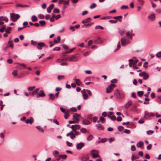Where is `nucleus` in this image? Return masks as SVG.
Wrapping results in <instances>:
<instances>
[{"label": "nucleus", "mask_w": 161, "mask_h": 161, "mask_svg": "<svg viewBox=\"0 0 161 161\" xmlns=\"http://www.w3.org/2000/svg\"><path fill=\"white\" fill-rule=\"evenodd\" d=\"M89 158V156L86 154V155L84 156L82 158H81V161H87Z\"/></svg>", "instance_id": "nucleus-14"}, {"label": "nucleus", "mask_w": 161, "mask_h": 161, "mask_svg": "<svg viewBox=\"0 0 161 161\" xmlns=\"http://www.w3.org/2000/svg\"><path fill=\"white\" fill-rule=\"evenodd\" d=\"M35 88V86H33L31 87H28L27 89L29 91H32Z\"/></svg>", "instance_id": "nucleus-51"}, {"label": "nucleus", "mask_w": 161, "mask_h": 161, "mask_svg": "<svg viewBox=\"0 0 161 161\" xmlns=\"http://www.w3.org/2000/svg\"><path fill=\"white\" fill-rule=\"evenodd\" d=\"M11 30V27H8L5 30V32L7 34H9L10 33V31Z\"/></svg>", "instance_id": "nucleus-26"}, {"label": "nucleus", "mask_w": 161, "mask_h": 161, "mask_svg": "<svg viewBox=\"0 0 161 161\" xmlns=\"http://www.w3.org/2000/svg\"><path fill=\"white\" fill-rule=\"evenodd\" d=\"M132 102L130 100H129L125 104V105L124 106L125 108L128 109L130 106L132 105Z\"/></svg>", "instance_id": "nucleus-6"}, {"label": "nucleus", "mask_w": 161, "mask_h": 161, "mask_svg": "<svg viewBox=\"0 0 161 161\" xmlns=\"http://www.w3.org/2000/svg\"><path fill=\"white\" fill-rule=\"evenodd\" d=\"M59 152L57 150H54L53 152V155L56 157L57 156V155L58 154Z\"/></svg>", "instance_id": "nucleus-29"}, {"label": "nucleus", "mask_w": 161, "mask_h": 161, "mask_svg": "<svg viewBox=\"0 0 161 161\" xmlns=\"http://www.w3.org/2000/svg\"><path fill=\"white\" fill-rule=\"evenodd\" d=\"M145 71H143L140 73L139 74V75L140 76H143L144 74L145 73Z\"/></svg>", "instance_id": "nucleus-64"}, {"label": "nucleus", "mask_w": 161, "mask_h": 161, "mask_svg": "<svg viewBox=\"0 0 161 161\" xmlns=\"http://www.w3.org/2000/svg\"><path fill=\"white\" fill-rule=\"evenodd\" d=\"M124 132L125 133L129 134L130 133V131L129 130L125 129L124 131Z\"/></svg>", "instance_id": "nucleus-61"}, {"label": "nucleus", "mask_w": 161, "mask_h": 161, "mask_svg": "<svg viewBox=\"0 0 161 161\" xmlns=\"http://www.w3.org/2000/svg\"><path fill=\"white\" fill-rule=\"evenodd\" d=\"M5 25H4L1 26H0V32H3L4 31V30L5 28Z\"/></svg>", "instance_id": "nucleus-27"}, {"label": "nucleus", "mask_w": 161, "mask_h": 161, "mask_svg": "<svg viewBox=\"0 0 161 161\" xmlns=\"http://www.w3.org/2000/svg\"><path fill=\"white\" fill-rule=\"evenodd\" d=\"M75 127L74 128L76 130H79L80 128V125H75Z\"/></svg>", "instance_id": "nucleus-49"}, {"label": "nucleus", "mask_w": 161, "mask_h": 161, "mask_svg": "<svg viewBox=\"0 0 161 161\" xmlns=\"http://www.w3.org/2000/svg\"><path fill=\"white\" fill-rule=\"evenodd\" d=\"M125 35L128 38L131 39L134 36V34L132 32V31L131 30L128 31L127 32H126L125 33Z\"/></svg>", "instance_id": "nucleus-5"}, {"label": "nucleus", "mask_w": 161, "mask_h": 161, "mask_svg": "<svg viewBox=\"0 0 161 161\" xmlns=\"http://www.w3.org/2000/svg\"><path fill=\"white\" fill-rule=\"evenodd\" d=\"M53 12L54 13H59L60 12V11L59 9L58 8H55L53 10Z\"/></svg>", "instance_id": "nucleus-53"}, {"label": "nucleus", "mask_w": 161, "mask_h": 161, "mask_svg": "<svg viewBox=\"0 0 161 161\" xmlns=\"http://www.w3.org/2000/svg\"><path fill=\"white\" fill-rule=\"evenodd\" d=\"M31 19L32 22H35L37 20L38 18L35 15H33L32 16Z\"/></svg>", "instance_id": "nucleus-23"}, {"label": "nucleus", "mask_w": 161, "mask_h": 161, "mask_svg": "<svg viewBox=\"0 0 161 161\" xmlns=\"http://www.w3.org/2000/svg\"><path fill=\"white\" fill-rule=\"evenodd\" d=\"M102 29V30H103V27L101 26H100V25H97L95 26V29Z\"/></svg>", "instance_id": "nucleus-47"}, {"label": "nucleus", "mask_w": 161, "mask_h": 161, "mask_svg": "<svg viewBox=\"0 0 161 161\" xmlns=\"http://www.w3.org/2000/svg\"><path fill=\"white\" fill-rule=\"evenodd\" d=\"M38 16L40 19H43L44 18V16L42 14H39Z\"/></svg>", "instance_id": "nucleus-45"}, {"label": "nucleus", "mask_w": 161, "mask_h": 161, "mask_svg": "<svg viewBox=\"0 0 161 161\" xmlns=\"http://www.w3.org/2000/svg\"><path fill=\"white\" fill-rule=\"evenodd\" d=\"M66 143H67V146L69 147H72V143H70L68 141H67L66 142Z\"/></svg>", "instance_id": "nucleus-55"}, {"label": "nucleus", "mask_w": 161, "mask_h": 161, "mask_svg": "<svg viewBox=\"0 0 161 161\" xmlns=\"http://www.w3.org/2000/svg\"><path fill=\"white\" fill-rule=\"evenodd\" d=\"M45 46V43L43 42H40L38 43L36 47L39 50H41L42 49L43 47Z\"/></svg>", "instance_id": "nucleus-4"}, {"label": "nucleus", "mask_w": 161, "mask_h": 161, "mask_svg": "<svg viewBox=\"0 0 161 161\" xmlns=\"http://www.w3.org/2000/svg\"><path fill=\"white\" fill-rule=\"evenodd\" d=\"M93 138V136L92 135H89V136L87 137V140L88 141H90L92 140V139Z\"/></svg>", "instance_id": "nucleus-36"}, {"label": "nucleus", "mask_w": 161, "mask_h": 161, "mask_svg": "<svg viewBox=\"0 0 161 161\" xmlns=\"http://www.w3.org/2000/svg\"><path fill=\"white\" fill-rule=\"evenodd\" d=\"M36 128L41 132L42 133L44 132L43 129L41 127V126H36Z\"/></svg>", "instance_id": "nucleus-32"}, {"label": "nucleus", "mask_w": 161, "mask_h": 161, "mask_svg": "<svg viewBox=\"0 0 161 161\" xmlns=\"http://www.w3.org/2000/svg\"><path fill=\"white\" fill-rule=\"evenodd\" d=\"M131 97L134 98H136V93L134 92H132L131 95Z\"/></svg>", "instance_id": "nucleus-60"}, {"label": "nucleus", "mask_w": 161, "mask_h": 161, "mask_svg": "<svg viewBox=\"0 0 161 161\" xmlns=\"http://www.w3.org/2000/svg\"><path fill=\"white\" fill-rule=\"evenodd\" d=\"M156 56L158 58H161V51L158 52L156 54Z\"/></svg>", "instance_id": "nucleus-44"}, {"label": "nucleus", "mask_w": 161, "mask_h": 161, "mask_svg": "<svg viewBox=\"0 0 161 161\" xmlns=\"http://www.w3.org/2000/svg\"><path fill=\"white\" fill-rule=\"evenodd\" d=\"M12 74L14 76H16L17 75V70H14L12 72Z\"/></svg>", "instance_id": "nucleus-59"}, {"label": "nucleus", "mask_w": 161, "mask_h": 161, "mask_svg": "<svg viewBox=\"0 0 161 161\" xmlns=\"http://www.w3.org/2000/svg\"><path fill=\"white\" fill-rule=\"evenodd\" d=\"M75 82L76 83L77 85L80 86H82V83L80 81V80L78 79H76Z\"/></svg>", "instance_id": "nucleus-13"}, {"label": "nucleus", "mask_w": 161, "mask_h": 161, "mask_svg": "<svg viewBox=\"0 0 161 161\" xmlns=\"http://www.w3.org/2000/svg\"><path fill=\"white\" fill-rule=\"evenodd\" d=\"M144 113V118L147 120L149 119L150 118L149 117L150 116V113L148 112L147 111H145Z\"/></svg>", "instance_id": "nucleus-9"}, {"label": "nucleus", "mask_w": 161, "mask_h": 161, "mask_svg": "<svg viewBox=\"0 0 161 161\" xmlns=\"http://www.w3.org/2000/svg\"><path fill=\"white\" fill-rule=\"evenodd\" d=\"M39 88L36 89L32 93V94L33 95H36L37 93H38L39 91Z\"/></svg>", "instance_id": "nucleus-35"}, {"label": "nucleus", "mask_w": 161, "mask_h": 161, "mask_svg": "<svg viewBox=\"0 0 161 161\" xmlns=\"http://www.w3.org/2000/svg\"><path fill=\"white\" fill-rule=\"evenodd\" d=\"M39 24L42 27L45 25L46 23L44 21L41 20L39 21Z\"/></svg>", "instance_id": "nucleus-21"}, {"label": "nucleus", "mask_w": 161, "mask_h": 161, "mask_svg": "<svg viewBox=\"0 0 161 161\" xmlns=\"http://www.w3.org/2000/svg\"><path fill=\"white\" fill-rule=\"evenodd\" d=\"M85 145V144L82 142H80L78 143L76 145V148L78 149H81Z\"/></svg>", "instance_id": "nucleus-7"}, {"label": "nucleus", "mask_w": 161, "mask_h": 161, "mask_svg": "<svg viewBox=\"0 0 161 161\" xmlns=\"http://www.w3.org/2000/svg\"><path fill=\"white\" fill-rule=\"evenodd\" d=\"M81 53L83 54L84 55V56L85 57H86L90 53V52L89 51H86L84 53H83V52L82 51L81 52Z\"/></svg>", "instance_id": "nucleus-40"}, {"label": "nucleus", "mask_w": 161, "mask_h": 161, "mask_svg": "<svg viewBox=\"0 0 161 161\" xmlns=\"http://www.w3.org/2000/svg\"><path fill=\"white\" fill-rule=\"evenodd\" d=\"M149 78L148 75L146 73V72L145 73L144 75L143 76V78L145 80H146L147 79Z\"/></svg>", "instance_id": "nucleus-37"}, {"label": "nucleus", "mask_w": 161, "mask_h": 161, "mask_svg": "<svg viewBox=\"0 0 161 161\" xmlns=\"http://www.w3.org/2000/svg\"><path fill=\"white\" fill-rule=\"evenodd\" d=\"M112 89V87L111 85H109L106 88V92L107 93H109L111 91V90Z\"/></svg>", "instance_id": "nucleus-19"}, {"label": "nucleus", "mask_w": 161, "mask_h": 161, "mask_svg": "<svg viewBox=\"0 0 161 161\" xmlns=\"http://www.w3.org/2000/svg\"><path fill=\"white\" fill-rule=\"evenodd\" d=\"M121 45L122 46H124L127 43L126 41L123 39V38H121Z\"/></svg>", "instance_id": "nucleus-25"}, {"label": "nucleus", "mask_w": 161, "mask_h": 161, "mask_svg": "<svg viewBox=\"0 0 161 161\" xmlns=\"http://www.w3.org/2000/svg\"><path fill=\"white\" fill-rule=\"evenodd\" d=\"M120 42H119L117 44V47L114 51V52H115L117 50H118L120 48Z\"/></svg>", "instance_id": "nucleus-46"}, {"label": "nucleus", "mask_w": 161, "mask_h": 161, "mask_svg": "<svg viewBox=\"0 0 161 161\" xmlns=\"http://www.w3.org/2000/svg\"><path fill=\"white\" fill-rule=\"evenodd\" d=\"M128 8V7L127 6L125 5H122L120 8L121 9H127Z\"/></svg>", "instance_id": "nucleus-56"}, {"label": "nucleus", "mask_w": 161, "mask_h": 161, "mask_svg": "<svg viewBox=\"0 0 161 161\" xmlns=\"http://www.w3.org/2000/svg\"><path fill=\"white\" fill-rule=\"evenodd\" d=\"M92 156L94 158L100 157V156L98 154L94 153L92 154Z\"/></svg>", "instance_id": "nucleus-38"}, {"label": "nucleus", "mask_w": 161, "mask_h": 161, "mask_svg": "<svg viewBox=\"0 0 161 161\" xmlns=\"http://www.w3.org/2000/svg\"><path fill=\"white\" fill-rule=\"evenodd\" d=\"M54 7V5L53 4H51L47 8V11L48 13H50L52 9Z\"/></svg>", "instance_id": "nucleus-10"}, {"label": "nucleus", "mask_w": 161, "mask_h": 161, "mask_svg": "<svg viewBox=\"0 0 161 161\" xmlns=\"http://www.w3.org/2000/svg\"><path fill=\"white\" fill-rule=\"evenodd\" d=\"M60 50V48L59 47H55L53 49V51H58Z\"/></svg>", "instance_id": "nucleus-52"}, {"label": "nucleus", "mask_w": 161, "mask_h": 161, "mask_svg": "<svg viewBox=\"0 0 161 161\" xmlns=\"http://www.w3.org/2000/svg\"><path fill=\"white\" fill-rule=\"evenodd\" d=\"M97 119V116H94L92 119V121L93 122H95Z\"/></svg>", "instance_id": "nucleus-58"}, {"label": "nucleus", "mask_w": 161, "mask_h": 161, "mask_svg": "<svg viewBox=\"0 0 161 161\" xmlns=\"http://www.w3.org/2000/svg\"><path fill=\"white\" fill-rule=\"evenodd\" d=\"M107 116L108 118H110L111 120L113 121L115 120L116 119V118L114 115L110 116L109 115H108Z\"/></svg>", "instance_id": "nucleus-28"}, {"label": "nucleus", "mask_w": 161, "mask_h": 161, "mask_svg": "<svg viewBox=\"0 0 161 161\" xmlns=\"http://www.w3.org/2000/svg\"><path fill=\"white\" fill-rule=\"evenodd\" d=\"M122 17L121 16H119L114 17L113 19L118 20L120 22H121L122 21Z\"/></svg>", "instance_id": "nucleus-20"}, {"label": "nucleus", "mask_w": 161, "mask_h": 161, "mask_svg": "<svg viewBox=\"0 0 161 161\" xmlns=\"http://www.w3.org/2000/svg\"><path fill=\"white\" fill-rule=\"evenodd\" d=\"M137 1L140 5H142L144 4V0H137Z\"/></svg>", "instance_id": "nucleus-43"}, {"label": "nucleus", "mask_w": 161, "mask_h": 161, "mask_svg": "<svg viewBox=\"0 0 161 161\" xmlns=\"http://www.w3.org/2000/svg\"><path fill=\"white\" fill-rule=\"evenodd\" d=\"M10 17L11 18V20L13 22H15L17 19L19 18L20 15L19 14H15L14 13H10Z\"/></svg>", "instance_id": "nucleus-1"}, {"label": "nucleus", "mask_w": 161, "mask_h": 161, "mask_svg": "<svg viewBox=\"0 0 161 161\" xmlns=\"http://www.w3.org/2000/svg\"><path fill=\"white\" fill-rule=\"evenodd\" d=\"M78 60V58L75 55H72L68 58V61L70 62H76Z\"/></svg>", "instance_id": "nucleus-2"}, {"label": "nucleus", "mask_w": 161, "mask_h": 161, "mask_svg": "<svg viewBox=\"0 0 161 161\" xmlns=\"http://www.w3.org/2000/svg\"><path fill=\"white\" fill-rule=\"evenodd\" d=\"M148 64V63L147 62H145L143 64V67L144 68H145V69H146L148 66V65H147Z\"/></svg>", "instance_id": "nucleus-54"}, {"label": "nucleus", "mask_w": 161, "mask_h": 161, "mask_svg": "<svg viewBox=\"0 0 161 161\" xmlns=\"http://www.w3.org/2000/svg\"><path fill=\"white\" fill-rule=\"evenodd\" d=\"M157 98L158 99V102L159 103L161 104V95H158L157 96Z\"/></svg>", "instance_id": "nucleus-48"}, {"label": "nucleus", "mask_w": 161, "mask_h": 161, "mask_svg": "<svg viewBox=\"0 0 161 161\" xmlns=\"http://www.w3.org/2000/svg\"><path fill=\"white\" fill-rule=\"evenodd\" d=\"M58 156L60 158H62L63 159H65L67 158V156L65 154L59 155Z\"/></svg>", "instance_id": "nucleus-34"}, {"label": "nucleus", "mask_w": 161, "mask_h": 161, "mask_svg": "<svg viewBox=\"0 0 161 161\" xmlns=\"http://www.w3.org/2000/svg\"><path fill=\"white\" fill-rule=\"evenodd\" d=\"M82 123L84 125H89L91 124V122L88 120L85 119L82 121Z\"/></svg>", "instance_id": "nucleus-12"}, {"label": "nucleus", "mask_w": 161, "mask_h": 161, "mask_svg": "<svg viewBox=\"0 0 161 161\" xmlns=\"http://www.w3.org/2000/svg\"><path fill=\"white\" fill-rule=\"evenodd\" d=\"M143 93L144 92L143 91H138L137 92V94L140 97H141L142 96Z\"/></svg>", "instance_id": "nucleus-39"}, {"label": "nucleus", "mask_w": 161, "mask_h": 161, "mask_svg": "<svg viewBox=\"0 0 161 161\" xmlns=\"http://www.w3.org/2000/svg\"><path fill=\"white\" fill-rule=\"evenodd\" d=\"M49 95L50 96L49 99L52 100H53L55 97L54 94L52 93L49 94Z\"/></svg>", "instance_id": "nucleus-33"}, {"label": "nucleus", "mask_w": 161, "mask_h": 161, "mask_svg": "<svg viewBox=\"0 0 161 161\" xmlns=\"http://www.w3.org/2000/svg\"><path fill=\"white\" fill-rule=\"evenodd\" d=\"M118 129L120 132H121L124 130V128L122 126H119L118 127Z\"/></svg>", "instance_id": "nucleus-41"}, {"label": "nucleus", "mask_w": 161, "mask_h": 161, "mask_svg": "<svg viewBox=\"0 0 161 161\" xmlns=\"http://www.w3.org/2000/svg\"><path fill=\"white\" fill-rule=\"evenodd\" d=\"M87 131V129L84 128H82L80 130V131L81 132L83 133H86Z\"/></svg>", "instance_id": "nucleus-30"}, {"label": "nucleus", "mask_w": 161, "mask_h": 161, "mask_svg": "<svg viewBox=\"0 0 161 161\" xmlns=\"http://www.w3.org/2000/svg\"><path fill=\"white\" fill-rule=\"evenodd\" d=\"M131 158L132 161H134L135 160L138 159L139 158V157L138 156H134L133 154L131 156Z\"/></svg>", "instance_id": "nucleus-31"}, {"label": "nucleus", "mask_w": 161, "mask_h": 161, "mask_svg": "<svg viewBox=\"0 0 161 161\" xmlns=\"http://www.w3.org/2000/svg\"><path fill=\"white\" fill-rule=\"evenodd\" d=\"M79 120L78 119H75V120L71 121L70 120L69 121V123L70 124L78 123H79Z\"/></svg>", "instance_id": "nucleus-17"}, {"label": "nucleus", "mask_w": 161, "mask_h": 161, "mask_svg": "<svg viewBox=\"0 0 161 161\" xmlns=\"http://www.w3.org/2000/svg\"><path fill=\"white\" fill-rule=\"evenodd\" d=\"M148 19L151 21L154 20L155 19V17L154 14H152L148 17Z\"/></svg>", "instance_id": "nucleus-8"}, {"label": "nucleus", "mask_w": 161, "mask_h": 161, "mask_svg": "<svg viewBox=\"0 0 161 161\" xmlns=\"http://www.w3.org/2000/svg\"><path fill=\"white\" fill-rule=\"evenodd\" d=\"M80 115L79 114L77 113H74L73 115V119L75 120V119H77V118L80 116Z\"/></svg>", "instance_id": "nucleus-22"}, {"label": "nucleus", "mask_w": 161, "mask_h": 161, "mask_svg": "<svg viewBox=\"0 0 161 161\" xmlns=\"http://www.w3.org/2000/svg\"><path fill=\"white\" fill-rule=\"evenodd\" d=\"M81 92L83 95V98L84 99H87L88 98V96L86 93V91L85 89H83L81 90Z\"/></svg>", "instance_id": "nucleus-3"}, {"label": "nucleus", "mask_w": 161, "mask_h": 161, "mask_svg": "<svg viewBox=\"0 0 161 161\" xmlns=\"http://www.w3.org/2000/svg\"><path fill=\"white\" fill-rule=\"evenodd\" d=\"M16 6L17 7H21L22 8H25L29 7V6L28 5H22L19 3L16 4Z\"/></svg>", "instance_id": "nucleus-15"}, {"label": "nucleus", "mask_w": 161, "mask_h": 161, "mask_svg": "<svg viewBox=\"0 0 161 161\" xmlns=\"http://www.w3.org/2000/svg\"><path fill=\"white\" fill-rule=\"evenodd\" d=\"M143 144V142H142L140 141L136 144V146L138 147H142Z\"/></svg>", "instance_id": "nucleus-24"}, {"label": "nucleus", "mask_w": 161, "mask_h": 161, "mask_svg": "<svg viewBox=\"0 0 161 161\" xmlns=\"http://www.w3.org/2000/svg\"><path fill=\"white\" fill-rule=\"evenodd\" d=\"M40 93L36 95L37 97H43L45 96V94L42 91H40Z\"/></svg>", "instance_id": "nucleus-18"}, {"label": "nucleus", "mask_w": 161, "mask_h": 161, "mask_svg": "<svg viewBox=\"0 0 161 161\" xmlns=\"http://www.w3.org/2000/svg\"><path fill=\"white\" fill-rule=\"evenodd\" d=\"M86 92H87L90 96H91L92 95V93L91 92L90 90H86Z\"/></svg>", "instance_id": "nucleus-62"}, {"label": "nucleus", "mask_w": 161, "mask_h": 161, "mask_svg": "<svg viewBox=\"0 0 161 161\" xmlns=\"http://www.w3.org/2000/svg\"><path fill=\"white\" fill-rule=\"evenodd\" d=\"M64 77V76L63 75H59L58 77V80H60L61 78H63Z\"/></svg>", "instance_id": "nucleus-57"}, {"label": "nucleus", "mask_w": 161, "mask_h": 161, "mask_svg": "<svg viewBox=\"0 0 161 161\" xmlns=\"http://www.w3.org/2000/svg\"><path fill=\"white\" fill-rule=\"evenodd\" d=\"M96 126L98 130H103V126L100 124L96 125Z\"/></svg>", "instance_id": "nucleus-16"}, {"label": "nucleus", "mask_w": 161, "mask_h": 161, "mask_svg": "<svg viewBox=\"0 0 161 161\" xmlns=\"http://www.w3.org/2000/svg\"><path fill=\"white\" fill-rule=\"evenodd\" d=\"M107 141V139L106 138H102L101 139V142L102 143H104L106 142Z\"/></svg>", "instance_id": "nucleus-63"}, {"label": "nucleus", "mask_w": 161, "mask_h": 161, "mask_svg": "<svg viewBox=\"0 0 161 161\" xmlns=\"http://www.w3.org/2000/svg\"><path fill=\"white\" fill-rule=\"evenodd\" d=\"M33 119L32 117H30V119H28L25 120V123L27 124L30 123V124H31L33 121Z\"/></svg>", "instance_id": "nucleus-11"}, {"label": "nucleus", "mask_w": 161, "mask_h": 161, "mask_svg": "<svg viewBox=\"0 0 161 161\" xmlns=\"http://www.w3.org/2000/svg\"><path fill=\"white\" fill-rule=\"evenodd\" d=\"M97 6V5L95 3H93L90 6V8L91 9H93Z\"/></svg>", "instance_id": "nucleus-42"}, {"label": "nucleus", "mask_w": 161, "mask_h": 161, "mask_svg": "<svg viewBox=\"0 0 161 161\" xmlns=\"http://www.w3.org/2000/svg\"><path fill=\"white\" fill-rule=\"evenodd\" d=\"M153 132V131L151 130H149L147 131V133L148 135H151Z\"/></svg>", "instance_id": "nucleus-50"}]
</instances>
